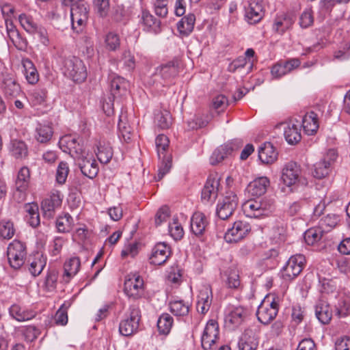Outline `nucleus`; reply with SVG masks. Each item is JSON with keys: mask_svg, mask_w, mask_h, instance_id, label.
<instances>
[{"mask_svg": "<svg viewBox=\"0 0 350 350\" xmlns=\"http://www.w3.org/2000/svg\"><path fill=\"white\" fill-rule=\"evenodd\" d=\"M173 318L168 313L162 314L157 321V327L160 334H167L173 325Z\"/></svg>", "mask_w": 350, "mask_h": 350, "instance_id": "46", "label": "nucleus"}, {"mask_svg": "<svg viewBox=\"0 0 350 350\" xmlns=\"http://www.w3.org/2000/svg\"><path fill=\"white\" fill-rule=\"evenodd\" d=\"M57 278L58 274L55 270H52L47 273L45 286L48 291H53L56 288Z\"/></svg>", "mask_w": 350, "mask_h": 350, "instance_id": "61", "label": "nucleus"}, {"mask_svg": "<svg viewBox=\"0 0 350 350\" xmlns=\"http://www.w3.org/2000/svg\"><path fill=\"white\" fill-rule=\"evenodd\" d=\"M314 23V13L311 8H306L299 16V25L302 29L311 27Z\"/></svg>", "mask_w": 350, "mask_h": 350, "instance_id": "51", "label": "nucleus"}, {"mask_svg": "<svg viewBox=\"0 0 350 350\" xmlns=\"http://www.w3.org/2000/svg\"><path fill=\"white\" fill-rule=\"evenodd\" d=\"M141 320V310L138 306L133 304L129 308V314L122 319L119 325L120 334L124 336H130L138 331Z\"/></svg>", "mask_w": 350, "mask_h": 350, "instance_id": "3", "label": "nucleus"}, {"mask_svg": "<svg viewBox=\"0 0 350 350\" xmlns=\"http://www.w3.org/2000/svg\"><path fill=\"white\" fill-rule=\"evenodd\" d=\"M212 303V292L211 290L205 288L201 290L198 296L196 308L198 312L206 314L210 309Z\"/></svg>", "mask_w": 350, "mask_h": 350, "instance_id": "26", "label": "nucleus"}, {"mask_svg": "<svg viewBox=\"0 0 350 350\" xmlns=\"http://www.w3.org/2000/svg\"><path fill=\"white\" fill-rule=\"evenodd\" d=\"M61 70L66 77L75 83H82L88 77L87 68L84 62L76 56L63 57Z\"/></svg>", "mask_w": 350, "mask_h": 350, "instance_id": "1", "label": "nucleus"}, {"mask_svg": "<svg viewBox=\"0 0 350 350\" xmlns=\"http://www.w3.org/2000/svg\"><path fill=\"white\" fill-rule=\"evenodd\" d=\"M160 160L161 162L158 166V174L154 178L157 181L161 180L172 167V158L171 155H163Z\"/></svg>", "mask_w": 350, "mask_h": 350, "instance_id": "47", "label": "nucleus"}, {"mask_svg": "<svg viewBox=\"0 0 350 350\" xmlns=\"http://www.w3.org/2000/svg\"><path fill=\"white\" fill-rule=\"evenodd\" d=\"M324 235V231L321 227H314L307 230L304 234L306 243L309 245L320 241Z\"/></svg>", "mask_w": 350, "mask_h": 350, "instance_id": "40", "label": "nucleus"}, {"mask_svg": "<svg viewBox=\"0 0 350 350\" xmlns=\"http://www.w3.org/2000/svg\"><path fill=\"white\" fill-rule=\"evenodd\" d=\"M81 261L79 257H72L64 262L63 278L68 282L79 271Z\"/></svg>", "mask_w": 350, "mask_h": 350, "instance_id": "28", "label": "nucleus"}, {"mask_svg": "<svg viewBox=\"0 0 350 350\" xmlns=\"http://www.w3.org/2000/svg\"><path fill=\"white\" fill-rule=\"evenodd\" d=\"M170 312L176 317H185L189 314L191 305L183 299H172L169 302Z\"/></svg>", "mask_w": 350, "mask_h": 350, "instance_id": "33", "label": "nucleus"}, {"mask_svg": "<svg viewBox=\"0 0 350 350\" xmlns=\"http://www.w3.org/2000/svg\"><path fill=\"white\" fill-rule=\"evenodd\" d=\"M300 131V124L298 121L291 120L284 124V135L289 144H295L301 140Z\"/></svg>", "mask_w": 350, "mask_h": 350, "instance_id": "22", "label": "nucleus"}, {"mask_svg": "<svg viewBox=\"0 0 350 350\" xmlns=\"http://www.w3.org/2000/svg\"><path fill=\"white\" fill-rule=\"evenodd\" d=\"M302 126L308 135L315 134L319 129L318 116L314 111L307 113L302 120Z\"/></svg>", "mask_w": 350, "mask_h": 350, "instance_id": "29", "label": "nucleus"}, {"mask_svg": "<svg viewBox=\"0 0 350 350\" xmlns=\"http://www.w3.org/2000/svg\"><path fill=\"white\" fill-rule=\"evenodd\" d=\"M106 48L112 51L119 49L120 46V39L118 34L114 32H109L105 38Z\"/></svg>", "mask_w": 350, "mask_h": 350, "instance_id": "54", "label": "nucleus"}, {"mask_svg": "<svg viewBox=\"0 0 350 350\" xmlns=\"http://www.w3.org/2000/svg\"><path fill=\"white\" fill-rule=\"evenodd\" d=\"M330 171V161L323 159L314 165L312 175L317 179H322L328 175Z\"/></svg>", "mask_w": 350, "mask_h": 350, "instance_id": "43", "label": "nucleus"}, {"mask_svg": "<svg viewBox=\"0 0 350 350\" xmlns=\"http://www.w3.org/2000/svg\"><path fill=\"white\" fill-rule=\"evenodd\" d=\"M168 2L169 0H155L154 3V13L159 18H164L167 16Z\"/></svg>", "mask_w": 350, "mask_h": 350, "instance_id": "57", "label": "nucleus"}, {"mask_svg": "<svg viewBox=\"0 0 350 350\" xmlns=\"http://www.w3.org/2000/svg\"><path fill=\"white\" fill-rule=\"evenodd\" d=\"M45 265V260L42 258V256L38 255L30 262L29 271L33 276L36 277L40 274Z\"/></svg>", "mask_w": 350, "mask_h": 350, "instance_id": "49", "label": "nucleus"}, {"mask_svg": "<svg viewBox=\"0 0 350 350\" xmlns=\"http://www.w3.org/2000/svg\"><path fill=\"white\" fill-rule=\"evenodd\" d=\"M77 157V163L81 170V173L89 178H94L98 172V166L96 161L93 158L92 155L85 152Z\"/></svg>", "mask_w": 350, "mask_h": 350, "instance_id": "15", "label": "nucleus"}, {"mask_svg": "<svg viewBox=\"0 0 350 350\" xmlns=\"http://www.w3.org/2000/svg\"><path fill=\"white\" fill-rule=\"evenodd\" d=\"M109 88L113 98H121L126 94L129 86V81L116 74H111L108 77Z\"/></svg>", "mask_w": 350, "mask_h": 350, "instance_id": "14", "label": "nucleus"}, {"mask_svg": "<svg viewBox=\"0 0 350 350\" xmlns=\"http://www.w3.org/2000/svg\"><path fill=\"white\" fill-rule=\"evenodd\" d=\"M300 172V167L297 163L290 161L285 165L281 177L283 185L280 187V189L284 195H288L299 189V186L297 182Z\"/></svg>", "mask_w": 350, "mask_h": 350, "instance_id": "2", "label": "nucleus"}, {"mask_svg": "<svg viewBox=\"0 0 350 350\" xmlns=\"http://www.w3.org/2000/svg\"><path fill=\"white\" fill-rule=\"evenodd\" d=\"M131 18V12L122 5H118L113 14V19L124 25L126 24Z\"/></svg>", "mask_w": 350, "mask_h": 350, "instance_id": "53", "label": "nucleus"}, {"mask_svg": "<svg viewBox=\"0 0 350 350\" xmlns=\"http://www.w3.org/2000/svg\"><path fill=\"white\" fill-rule=\"evenodd\" d=\"M170 141L165 135H159L155 139V144L157 151L159 159H161L163 155H167L166 150L169 147Z\"/></svg>", "mask_w": 350, "mask_h": 350, "instance_id": "50", "label": "nucleus"}, {"mask_svg": "<svg viewBox=\"0 0 350 350\" xmlns=\"http://www.w3.org/2000/svg\"><path fill=\"white\" fill-rule=\"evenodd\" d=\"M18 20L23 28L28 33L34 34L38 31V24L31 16L25 14L19 15Z\"/></svg>", "mask_w": 350, "mask_h": 350, "instance_id": "48", "label": "nucleus"}, {"mask_svg": "<svg viewBox=\"0 0 350 350\" xmlns=\"http://www.w3.org/2000/svg\"><path fill=\"white\" fill-rule=\"evenodd\" d=\"M89 14V6L84 1L70 8V18L72 29L77 32L82 30L85 25Z\"/></svg>", "mask_w": 350, "mask_h": 350, "instance_id": "7", "label": "nucleus"}, {"mask_svg": "<svg viewBox=\"0 0 350 350\" xmlns=\"http://www.w3.org/2000/svg\"><path fill=\"white\" fill-rule=\"evenodd\" d=\"M124 292L131 299H141L145 292L143 278L137 273L128 275L124 283Z\"/></svg>", "mask_w": 350, "mask_h": 350, "instance_id": "5", "label": "nucleus"}, {"mask_svg": "<svg viewBox=\"0 0 350 350\" xmlns=\"http://www.w3.org/2000/svg\"><path fill=\"white\" fill-rule=\"evenodd\" d=\"M237 205V198H222L217 202L216 215L221 219H228L233 215Z\"/></svg>", "mask_w": 350, "mask_h": 350, "instance_id": "19", "label": "nucleus"}, {"mask_svg": "<svg viewBox=\"0 0 350 350\" xmlns=\"http://www.w3.org/2000/svg\"><path fill=\"white\" fill-rule=\"evenodd\" d=\"M47 92L44 89H38L34 90L30 94V100L31 103L36 106L45 103Z\"/></svg>", "mask_w": 350, "mask_h": 350, "instance_id": "58", "label": "nucleus"}, {"mask_svg": "<svg viewBox=\"0 0 350 350\" xmlns=\"http://www.w3.org/2000/svg\"><path fill=\"white\" fill-rule=\"evenodd\" d=\"M26 255L25 245L21 241L14 240L9 244L7 256L9 264L14 269H18L23 265Z\"/></svg>", "mask_w": 350, "mask_h": 350, "instance_id": "6", "label": "nucleus"}, {"mask_svg": "<svg viewBox=\"0 0 350 350\" xmlns=\"http://www.w3.org/2000/svg\"><path fill=\"white\" fill-rule=\"evenodd\" d=\"M1 88L6 98L16 97L21 92L15 75L6 72L1 75Z\"/></svg>", "mask_w": 350, "mask_h": 350, "instance_id": "13", "label": "nucleus"}, {"mask_svg": "<svg viewBox=\"0 0 350 350\" xmlns=\"http://www.w3.org/2000/svg\"><path fill=\"white\" fill-rule=\"evenodd\" d=\"M304 262L305 257L301 254L291 256L281 271L282 278L288 281L293 280L302 271Z\"/></svg>", "mask_w": 350, "mask_h": 350, "instance_id": "9", "label": "nucleus"}, {"mask_svg": "<svg viewBox=\"0 0 350 350\" xmlns=\"http://www.w3.org/2000/svg\"><path fill=\"white\" fill-rule=\"evenodd\" d=\"M59 144L60 146H66L70 152H75L77 156H79L83 153L82 146L80 144L79 139L71 135H66L62 137L60 139Z\"/></svg>", "mask_w": 350, "mask_h": 350, "instance_id": "38", "label": "nucleus"}, {"mask_svg": "<svg viewBox=\"0 0 350 350\" xmlns=\"http://www.w3.org/2000/svg\"><path fill=\"white\" fill-rule=\"evenodd\" d=\"M122 61L124 66L128 70H132L135 67V59L134 55L129 50H125L122 54Z\"/></svg>", "mask_w": 350, "mask_h": 350, "instance_id": "64", "label": "nucleus"}, {"mask_svg": "<svg viewBox=\"0 0 350 350\" xmlns=\"http://www.w3.org/2000/svg\"><path fill=\"white\" fill-rule=\"evenodd\" d=\"M256 316L260 323L267 325L275 318L277 310L269 308L268 306H266V302H262L258 308Z\"/></svg>", "mask_w": 350, "mask_h": 350, "instance_id": "32", "label": "nucleus"}, {"mask_svg": "<svg viewBox=\"0 0 350 350\" xmlns=\"http://www.w3.org/2000/svg\"><path fill=\"white\" fill-rule=\"evenodd\" d=\"M226 284L228 288L238 289L241 287L239 275L235 271H230L227 278Z\"/></svg>", "mask_w": 350, "mask_h": 350, "instance_id": "62", "label": "nucleus"}, {"mask_svg": "<svg viewBox=\"0 0 350 350\" xmlns=\"http://www.w3.org/2000/svg\"><path fill=\"white\" fill-rule=\"evenodd\" d=\"M278 152L271 142H265L259 148L258 158L263 163H272L278 159Z\"/></svg>", "mask_w": 350, "mask_h": 350, "instance_id": "25", "label": "nucleus"}, {"mask_svg": "<svg viewBox=\"0 0 350 350\" xmlns=\"http://www.w3.org/2000/svg\"><path fill=\"white\" fill-rule=\"evenodd\" d=\"M70 172L68 165L65 161H61L57 168L56 181L60 185L64 184L66 181Z\"/></svg>", "mask_w": 350, "mask_h": 350, "instance_id": "55", "label": "nucleus"}, {"mask_svg": "<svg viewBox=\"0 0 350 350\" xmlns=\"http://www.w3.org/2000/svg\"><path fill=\"white\" fill-rule=\"evenodd\" d=\"M94 3L98 14L102 18L105 17L109 10V0H94Z\"/></svg>", "mask_w": 350, "mask_h": 350, "instance_id": "60", "label": "nucleus"}, {"mask_svg": "<svg viewBox=\"0 0 350 350\" xmlns=\"http://www.w3.org/2000/svg\"><path fill=\"white\" fill-rule=\"evenodd\" d=\"M315 315L322 324H328L332 317V311L329 304L323 300H319L315 306Z\"/></svg>", "mask_w": 350, "mask_h": 350, "instance_id": "27", "label": "nucleus"}, {"mask_svg": "<svg viewBox=\"0 0 350 350\" xmlns=\"http://www.w3.org/2000/svg\"><path fill=\"white\" fill-rule=\"evenodd\" d=\"M170 247L165 243H158L152 250L149 258L150 263L155 265H161L165 263L170 256Z\"/></svg>", "mask_w": 350, "mask_h": 350, "instance_id": "18", "label": "nucleus"}, {"mask_svg": "<svg viewBox=\"0 0 350 350\" xmlns=\"http://www.w3.org/2000/svg\"><path fill=\"white\" fill-rule=\"evenodd\" d=\"M264 16L263 6L258 0H251L245 9V17L250 24L258 23Z\"/></svg>", "mask_w": 350, "mask_h": 350, "instance_id": "20", "label": "nucleus"}, {"mask_svg": "<svg viewBox=\"0 0 350 350\" xmlns=\"http://www.w3.org/2000/svg\"><path fill=\"white\" fill-rule=\"evenodd\" d=\"M118 128L119 137L125 142L129 143L131 140L133 133L130 125L127 122L125 113L122 112L120 115Z\"/></svg>", "mask_w": 350, "mask_h": 350, "instance_id": "35", "label": "nucleus"}, {"mask_svg": "<svg viewBox=\"0 0 350 350\" xmlns=\"http://www.w3.org/2000/svg\"><path fill=\"white\" fill-rule=\"evenodd\" d=\"M221 180V176L217 172H210L202 190V197H230L228 191H224Z\"/></svg>", "mask_w": 350, "mask_h": 350, "instance_id": "4", "label": "nucleus"}, {"mask_svg": "<svg viewBox=\"0 0 350 350\" xmlns=\"http://www.w3.org/2000/svg\"><path fill=\"white\" fill-rule=\"evenodd\" d=\"M208 219L203 213L196 211L193 213L190 220V228L195 236L202 237L208 230Z\"/></svg>", "mask_w": 350, "mask_h": 350, "instance_id": "16", "label": "nucleus"}, {"mask_svg": "<svg viewBox=\"0 0 350 350\" xmlns=\"http://www.w3.org/2000/svg\"><path fill=\"white\" fill-rule=\"evenodd\" d=\"M155 123L161 129H168L172 124V118L167 111H160L155 115Z\"/></svg>", "mask_w": 350, "mask_h": 350, "instance_id": "52", "label": "nucleus"}, {"mask_svg": "<svg viewBox=\"0 0 350 350\" xmlns=\"http://www.w3.org/2000/svg\"><path fill=\"white\" fill-rule=\"evenodd\" d=\"M269 186V180L267 177H260L249 183L246 188L247 193L250 197H261Z\"/></svg>", "mask_w": 350, "mask_h": 350, "instance_id": "21", "label": "nucleus"}, {"mask_svg": "<svg viewBox=\"0 0 350 350\" xmlns=\"http://www.w3.org/2000/svg\"><path fill=\"white\" fill-rule=\"evenodd\" d=\"M219 325L218 323L213 319L209 320L204 329L201 343L204 350H213V346L216 341L219 339Z\"/></svg>", "mask_w": 350, "mask_h": 350, "instance_id": "11", "label": "nucleus"}, {"mask_svg": "<svg viewBox=\"0 0 350 350\" xmlns=\"http://www.w3.org/2000/svg\"><path fill=\"white\" fill-rule=\"evenodd\" d=\"M196 16L193 14H189L181 18L177 23V29L183 36H189L194 28Z\"/></svg>", "mask_w": 350, "mask_h": 350, "instance_id": "36", "label": "nucleus"}, {"mask_svg": "<svg viewBox=\"0 0 350 350\" xmlns=\"http://www.w3.org/2000/svg\"><path fill=\"white\" fill-rule=\"evenodd\" d=\"M53 135V128L52 123H38L35 129L34 137L36 140L41 144L49 143Z\"/></svg>", "mask_w": 350, "mask_h": 350, "instance_id": "24", "label": "nucleus"}, {"mask_svg": "<svg viewBox=\"0 0 350 350\" xmlns=\"http://www.w3.org/2000/svg\"><path fill=\"white\" fill-rule=\"evenodd\" d=\"M259 344V337L255 329L247 328L239 338V350H256Z\"/></svg>", "mask_w": 350, "mask_h": 350, "instance_id": "17", "label": "nucleus"}, {"mask_svg": "<svg viewBox=\"0 0 350 350\" xmlns=\"http://www.w3.org/2000/svg\"><path fill=\"white\" fill-rule=\"evenodd\" d=\"M169 232L175 240H180L184 235L183 228L178 222L169 225Z\"/></svg>", "mask_w": 350, "mask_h": 350, "instance_id": "63", "label": "nucleus"}, {"mask_svg": "<svg viewBox=\"0 0 350 350\" xmlns=\"http://www.w3.org/2000/svg\"><path fill=\"white\" fill-rule=\"evenodd\" d=\"M294 22L293 16L288 14H282L275 16L272 28L275 32L282 35L293 27Z\"/></svg>", "mask_w": 350, "mask_h": 350, "instance_id": "23", "label": "nucleus"}, {"mask_svg": "<svg viewBox=\"0 0 350 350\" xmlns=\"http://www.w3.org/2000/svg\"><path fill=\"white\" fill-rule=\"evenodd\" d=\"M251 232L250 224L242 220L233 223L231 228H228L224 233V239L227 243H237L245 238Z\"/></svg>", "mask_w": 350, "mask_h": 350, "instance_id": "8", "label": "nucleus"}, {"mask_svg": "<svg viewBox=\"0 0 350 350\" xmlns=\"http://www.w3.org/2000/svg\"><path fill=\"white\" fill-rule=\"evenodd\" d=\"M62 204V198H44L41 203V209L45 217H53L55 209Z\"/></svg>", "mask_w": 350, "mask_h": 350, "instance_id": "31", "label": "nucleus"}, {"mask_svg": "<svg viewBox=\"0 0 350 350\" xmlns=\"http://www.w3.org/2000/svg\"><path fill=\"white\" fill-rule=\"evenodd\" d=\"M139 25L148 33L158 34L161 31V22L146 9H142L138 15Z\"/></svg>", "mask_w": 350, "mask_h": 350, "instance_id": "12", "label": "nucleus"}, {"mask_svg": "<svg viewBox=\"0 0 350 350\" xmlns=\"http://www.w3.org/2000/svg\"><path fill=\"white\" fill-rule=\"evenodd\" d=\"M29 178L30 172L29 168L27 167H21L15 181V187L16 191L19 192L18 195L22 194L27 189Z\"/></svg>", "mask_w": 350, "mask_h": 350, "instance_id": "34", "label": "nucleus"}, {"mask_svg": "<svg viewBox=\"0 0 350 350\" xmlns=\"http://www.w3.org/2000/svg\"><path fill=\"white\" fill-rule=\"evenodd\" d=\"M15 230L14 228V224L12 222L3 221L0 224V237L3 239H10L14 234Z\"/></svg>", "mask_w": 350, "mask_h": 350, "instance_id": "59", "label": "nucleus"}, {"mask_svg": "<svg viewBox=\"0 0 350 350\" xmlns=\"http://www.w3.org/2000/svg\"><path fill=\"white\" fill-rule=\"evenodd\" d=\"M113 154V150L109 144H99L97 147L96 156L101 163H108L111 160Z\"/></svg>", "mask_w": 350, "mask_h": 350, "instance_id": "41", "label": "nucleus"}, {"mask_svg": "<svg viewBox=\"0 0 350 350\" xmlns=\"http://www.w3.org/2000/svg\"><path fill=\"white\" fill-rule=\"evenodd\" d=\"M241 146V143L239 140H233L219 146L213 151L210 157L211 165H216L221 163L233 152L238 150Z\"/></svg>", "mask_w": 350, "mask_h": 350, "instance_id": "10", "label": "nucleus"}, {"mask_svg": "<svg viewBox=\"0 0 350 350\" xmlns=\"http://www.w3.org/2000/svg\"><path fill=\"white\" fill-rule=\"evenodd\" d=\"M10 151L16 159H22L27 156V147L25 142L13 140L11 142Z\"/></svg>", "mask_w": 350, "mask_h": 350, "instance_id": "45", "label": "nucleus"}, {"mask_svg": "<svg viewBox=\"0 0 350 350\" xmlns=\"http://www.w3.org/2000/svg\"><path fill=\"white\" fill-rule=\"evenodd\" d=\"M11 317L18 321H25L31 319L35 314L33 311L23 309L17 304H13L9 310Z\"/></svg>", "mask_w": 350, "mask_h": 350, "instance_id": "39", "label": "nucleus"}, {"mask_svg": "<svg viewBox=\"0 0 350 350\" xmlns=\"http://www.w3.org/2000/svg\"><path fill=\"white\" fill-rule=\"evenodd\" d=\"M246 316L247 312L243 307H234L231 308L226 315V322H228L234 327H238L242 323Z\"/></svg>", "mask_w": 350, "mask_h": 350, "instance_id": "30", "label": "nucleus"}, {"mask_svg": "<svg viewBox=\"0 0 350 350\" xmlns=\"http://www.w3.org/2000/svg\"><path fill=\"white\" fill-rule=\"evenodd\" d=\"M55 226L59 232H68L72 230L73 219L68 213L59 215L56 219Z\"/></svg>", "mask_w": 350, "mask_h": 350, "instance_id": "44", "label": "nucleus"}, {"mask_svg": "<svg viewBox=\"0 0 350 350\" xmlns=\"http://www.w3.org/2000/svg\"><path fill=\"white\" fill-rule=\"evenodd\" d=\"M320 291L322 293L329 294L336 289V284L332 279L319 278Z\"/></svg>", "mask_w": 350, "mask_h": 350, "instance_id": "56", "label": "nucleus"}, {"mask_svg": "<svg viewBox=\"0 0 350 350\" xmlns=\"http://www.w3.org/2000/svg\"><path fill=\"white\" fill-rule=\"evenodd\" d=\"M22 64L27 82L29 84H36L38 81L39 75L33 62L29 59L25 58L22 60Z\"/></svg>", "mask_w": 350, "mask_h": 350, "instance_id": "37", "label": "nucleus"}, {"mask_svg": "<svg viewBox=\"0 0 350 350\" xmlns=\"http://www.w3.org/2000/svg\"><path fill=\"white\" fill-rule=\"evenodd\" d=\"M157 72L163 79L167 80L174 78L178 75V68L174 62H169L158 68Z\"/></svg>", "mask_w": 350, "mask_h": 350, "instance_id": "42", "label": "nucleus"}]
</instances>
